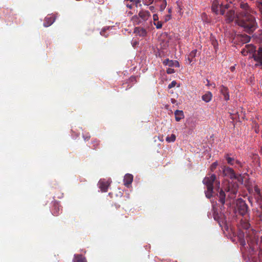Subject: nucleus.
<instances>
[{"instance_id": "44", "label": "nucleus", "mask_w": 262, "mask_h": 262, "mask_svg": "<svg viewBox=\"0 0 262 262\" xmlns=\"http://www.w3.org/2000/svg\"><path fill=\"white\" fill-rule=\"evenodd\" d=\"M242 244H243V245H245V242H242Z\"/></svg>"}, {"instance_id": "9", "label": "nucleus", "mask_w": 262, "mask_h": 262, "mask_svg": "<svg viewBox=\"0 0 262 262\" xmlns=\"http://www.w3.org/2000/svg\"><path fill=\"white\" fill-rule=\"evenodd\" d=\"M248 53H253V55L256 54L255 47L251 44L246 45L242 50L241 53L244 56H246Z\"/></svg>"}, {"instance_id": "7", "label": "nucleus", "mask_w": 262, "mask_h": 262, "mask_svg": "<svg viewBox=\"0 0 262 262\" xmlns=\"http://www.w3.org/2000/svg\"><path fill=\"white\" fill-rule=\"evenodd\" d=\"M222 169L223 174L225 176L229 177L231 179H236L237 178V176L232 168L228 166H224Z\"/></svg>"}, {"instance_id": "17", "label": "nucleus", "mask_w": 262, "mask_h": 262, "mask_svg": "<svg viewBox=\"0 0 262 262\" xmlns=\"http://www.w3.org/2000/svg\"><path fill=\"white\" fill-rule=\"evenodd\" d=\"M133 181V176L129 173H127L125 175L123 183L125 186L129 187Z\"/></svg>"}, {"instance_id": "25", "label": "nucleus", "mask_w": 262, "mask_h": 262, "mask_svg": "<svg viewBox=\"0 0 262 262\" xmlns=\"http://www.w3.org/2000/svg\"><path fill=\"white\" fill-rule=\"evenodd\" d=\"M132 20L134 25H139L144 23L138 15L133 16L132 18Z\"/></svg>"}, {"instance_id": "3", "label": "nucleus", "mask_w": 262, "mask_h": 262, "mask_svg": "<svg viewBox=\"0 0 262 262\" xmlns=\"http://www.w3.org/2000/svg\"><path fill=\"white\" fill-rule=\"evenodd\" d=\"M241 227L246 230V240L250 247L253 246L257 242V237L256 236V232L255 230H250L247 231L248 229L250 227V224H249L248 220L247 217H245V219H242L241 221Z\"/></svg>"}, {"instance_id": "37", "label": "nucleus", "mask_w": 262, "mask_h": 262, "mask_svg": "<svg viewBox=\"0 0 262 262\" xmlns=\"http://www.w3.org/2000/svg\"><path fill=\"white\" fill-rule=\"evenodd\" d=\"M83 138H84L85 141H88L90 139V136H84L83 135Z\"/></svg>"}, {"instance_id": "13", "label": "nucleus", "mask_w": 262, "mask_h": 262, "mask_svg": "<svg viewBox=\"0 0 262 262\" xmlns=\"http://www.w3.org/2000/svg\"><path fill=\"white\" fill-rule=\"evenodd\" d=\"M98 185L102 192H106L107 191L110 183L108 181L100 180L98 182Z\"/></svg>"}, {"instance_id": "41", "label": "nucleus", "mask_w": 262, "mask_h": 262, "mask_svg": "<svg viewBox=\"0 0 262 262\" xmlns=\"http://www.w3.org/2000/svg\"><path fill=\"white\" fill-rule=\"evenodd\" d=\"M171 12V8H168V13L169 14H170Z\"/></svg>"}, {"instance_id": "18", "label": "nucleus", "mask_w": 262, "mask_h": 262, "mask_svg": "<svg viewBox=\"0 0 262 262\" xmlns=\"http://www.w3.org/2000/svg\"><path fill=\"white\" fill-rule=\"evenodd\" d=\"M138 16L143 22H145L150 16V14L148 11L142 10L139 12Z\"/></svg>"}, {"instance_id": "39", "label": "nucleus", "mask_w": 262, "mask_h": 262, "mask_svg": "<svg viewBox=\"0 0 262 262\" xmlns=\"http://www.w3.org/2000/svg\"><path fill=\"white\" fill-rule=\"evenodd\" d=\"M235 68V66H232L230 68V70H231V71L232 72H233L234 71Z\"/></svg>"}, {"instance_id": "8", "label": "nucleus", "mask_w": 262, "mask_h": 262, "mask_svg": "<svg viewBox=\"0 0 262 262\" xmlns=\"http://www.w3.org/2000/svg\"><path fill=\"white\" fill-rule=\"evenodd\" d=\"M231 154H226L225 155V158L226 160L227 163L230 165L233 166L235 164H237L239 167H243V164L238 160L235 159L234 157H231Z\"/></svg>"}, {"instance_id": "29", "label": "nucleus", "mask_w": 262, "mask_h": 262, "mask_svg": "<svg viewBox=\"0 0 262 262\" xmlns=\"http://www.w3.org/2000/svg\"><path fill=\"white\" fill-rule=\"evenodd\" d=\"M161 1V4L160 5V11H163L167 5V2L166 0H160Z\"/></svg>"}, {"instance_id": "6", "label": "nucleus", "mask_w": 262, "mask_h": 262, "mask_svg": "<svg viewBox=\"0 0 262 262\" xmlns=\"http://www.w3.org/2000/svg\"><path fill=\"white\" fill-rule=\"evenodd\" d=\"M224 189L226 192H229V196L230 198H234L238 191V184L236 183L229 182Z\"/></svg>"}, {"instance_id": "34", "label": "nucleus", "mask_w": 262, "mask_h": 262, "mask_svg": "<svg viewBox=\"0 0 262 262\" xmlns=\"http://www.w3.org/2000/svg\"><path fill=\"white\" fill-rule=\"evenodd\" d=\"M259 218L260 220L262 222V205L260 206V213L259 214Z\"/></svg>"}, {"instance_id": "26", "label": "nucleus", "mask_w": 262, "mask_h": 262, "mask_svg": "<svg viewBox=\"0 0 262 262\" xmlns=\"http://www.w3.org/2000/svg\"><path fill=\"white\" fill-rule=\"evenodd\" d=\"M175 119L177 121H179L184 117V114L182 111L176 110L174 112Z\"/></svg>"}, {"instance_id": "30", "label": "nucleus", "mask_w": 262, "mask_h": 262, "mask_svg": "<svg viewBox=\"0 0 262 262\" xmlns=\"http://www.w3.org/2000/svg\"><path fill=\"white\" fill-rule=\"evenodd\" d=\"M217 165L218 163L217 162L213 163L210 167V170L213 171L216 168Z\"/></svg>"}, {"instance_id": "19", "label": "nucleus", "mask_w": 262, "mask_h": 262, "mask_svg": "<svg viewBox=\"0 0 262 262\" xmlns=\"http://www.w3.org/2000/svg\"><path fill=\"white\" fill-rule=\"evenodd\" d=\"M61 210V207L59 206L57 203H54L53 208L52 209V214L54 216H57L58 214H59Z\"/></svg>"}, {"instance_id": "40", "label": "nucleus", "mask_w": 262, "mask_h": 262, "mask_svg": "<svg viewBox=\"0 0 262 262\" xmlns=\"http://www.w3.org/2000/svg\"><path fill=\"white\" fill-rule=\"evenodd\" d=\"M126 6L129 8V9H132V5H129V4H127L126 5Z\"/></svg>"}, {"instance_id": "24", "label": "nucleus", "mask_w": 262, "mask_h": 262, "mask_svg": "<svg viewBox=\"0 0 262 262\" xmlns=\"http://www.w3.org/2000/svg\"><path fill=\"white\" fill-rule=\"evenodd\" d=\"M212 98V93L209 91L207 92L204 95H203L202 96V100L206 102H209V101H210Z\"/></svg>"}, {"instance_id": "43", "label": "nucleus", "mask_w": 262, "mask_h": 262, "mask_svg": "<svg viewBox=\"0 0 262 262\" xmlns=\"http://www.w3.org/2000/svg\"><path fill=\"white\" fill-rule=\"evenodd\" d=\"M255 132H256V133H257L258 132V130L257 128H255Z\"/></svg>"}, {"instance_id": "31", "label": "nucleus", "mask_w": 262, "mask_h": 262, "mask_svg": "<svg viewBox=\"0 0 262 262\" xmlns=\"http://www.w3.org/2000/svg\"><path fill=\"white\" fill-rule=\"evenodd\" d=\"M154 25L156 26L157 29H161L162 27V23L161 21H158L157 23L154 22Z\"/></svg>"}, {"instance_id": "21", "label": "nucleus", "mask_w": 262, "mask_h": 262, "mask_svg": "<svg viewBox=\"0 0 262 262\" xmlns=\"http://www.w3.org/2000/svg\"><path fill=\"white\" fill-rule=\"evenodd\" d=\"M227 20L228 22H231L235 18V12L234 10H230L226 14Z\"/></svg>"}, {"instance_id": "42", "label": "nucleus", "mask_w": 262, "mask_h": 262, "mask_svg": "<svg viewBox=\"0 0 262 262\" xmlns=\"http://www.w3.org/2000/svg\"><path fill=\"white\" fill-rule=\"evenodd\" d=\"M154 0H149V4H151L153 2Z\"/></svg>"}, {"instance_id": "23", "label": "nucleus", "mask_w": 262, "mask_h": 262, "mask_svg": "<svg viewBox=\"0 0 262 262\" xmlns=\"http://www.w3.org/2000/svg\"><path fill=\"white\" fill-rule=\"evenodd\" d=\"M237 39L243 43H246L250 41V37L247 35H241L237 37Z\"/></svg>"}, {"instance_id": "5", "label": "nucleus", "mask_w": 262, "mask_h": 262, "mask_svg": "<svg viewBox=\"0 0 262 262\" xmlns=\"http://www.w3.org/2000/svg\"><path fill=\"white\" fill-rule=\"evenodd\" d=\"M228 5H226L224 8L223 6L220 4L219 0H212L211 9L216 14L224 15L225 14V9H228Z\"/></svg>"}, {"instance_id": "4", "label": "nucleus", "mask_w": 262, "mask_h": 262, "mask_svg": "<svg viewBox=\"0 0 262 262\" xmlns=\"http://www.w3.org/2000/svg\"><path fill=\"white\" fill-rule=\"evenodd\" d=\"M236 209L238 213L243 216L249 215V209L245 201L242 199H238L236 201Z\"/></svg>"}, {"instance_id": "1", "label": "nucleus", "mask_w": 262, "mask_h": 262, "mask_svg": "<svg viewBox=\"0 0 262 262\" xmlns=\"http://www.w3.org/2000/svg\"><path fill=\"white\" fill-rule=\"evenodd\" d=\"M239 8L241 10L237 14V23L244 28L247 32L251 33L256 29L255 18L251 14L252 10L245 2L239 3Z\"/></svg>"}, {"instance_id": "32", "label": "nucleus", "mask_w": 262, "mask_h": 262, "mask_svg": "<svg viewBox=\"0 0 262 262\" xmlns=\"http://www.w3.org/2000/svg\"><path fill=\"white\" fill-rule=\"evenodd\" d=\"M175 72V70L173 69L168 68L166 70V73L168 74H172Z\"/></svg>"}, {"instance_id": "27", "label": "nucleus", "mask_w": 262, "mask_h": 262, "mask_svg": "<svg viewBox=\"0 0 262 262\" xmlns=\"http://www.w3.org/2000/svg\"><path fill=\"white\" fill-rule=\"evenodd\" d=\"M92 149L94 150H97L100 147V141L95 139L92 142Z\"/></svg>"}, {"instance_id": "11", "label": "nucleus", "mask_w": 262, "mask_h": 262, "mask_svg": "<svg viewBox=\"0 0 262 262\" xmlns=\"http://www.w3.org/2000/svg\"><path fill=\"white\" fill-rule=\"evenodd\" d=\"M255 192V198L257 202L260 204L262 203V189H260L258 186L256 185L254 187Z\"/></svg>"}, {"instance_id": "10", "label": "nucleus", "mask_w": 262, "mask_h": 262, "mask_svg": "<svg viewBox=\"0 0 262 262\" xmlns=\"http://www.w3.org/2000/svg\"><path fill=\"white\" fill-rule=\"evenodd\" d=\"M253 59L256 62V67H262V47L259 48L257 53L253 55Z\"/></svg>"}, {"instance_id": "15", "label": "nucleus", "mask_w": 262, "mask_h": 262, "mask_svg": "<svg viewBox=\"0 0 262 262\" xmlns=\"http://www.w3.org/2000/svg\"><path fill=\"white\" fill-rule=\"evenodd\" d=\"M220 91L221 93L224 96V99L225 100L227 101L229 100L230 96L229 94V90L227 87L224 85L221 86L220 88Z\"/></svg>"}, {"instance_id": "12", "label": "nucleus", "mask_w": 262, "mask_h": 262, "mask_svg": "<svg viewBox=\"0 0 262 262\" xmlns=\"http://www.w3.org/2000/svg\"><path fill=\"white\" fill-rule=\"evenodd\" d=\"M55 20V17L53 15H48L47 17H45L43 26L45 27H48L51 26Z\"/></svg>"}, {"instance_id": "14", "label": "nucleus", "mask_w": 262, "mask_h": 262, "mask_svg": "<svg viewBox=\"0 0 262 262\" xmlns=\"http://www.w3.org/2000/svg\"><path fill=\"white\" fill-rule=\"evenodd\" d=\"M197 53V50L195 49L192 50L189 54L187 56V62L189 64H191L192 63H193L196 59H195V56Z\"/></svg>"}, {"instance_id": "36", "label": "nucleus", "mask_w": 262, "mask_h": 262, "mask_svg": "<svg viewBox=\"0 0 262 262\" xmlns=\"http://www.w3.org/2000/svg\"><path fill=\"white\" fill-rule=\"evenodd\" d=\"M171 18V15L170 14H169V15H167L166 16H165V21H168Z\"/></svg>"}, {"instance_id": "33", "label": "nucleus", "mask_w": 262, "mask_h": 262, "mask_svg": "<svg viewBox=\"0 0 262 262\" xmlns=\"http://www.w3.org/2000/svg\"><path fill=\"white\" fill-rule=\"evenodd\" d=\"M177 84L176 81H172L168 86V89H171L174 87Z\"/></svg>"}, {"instance_id": "35", "label": "nucleus", "mask_w": 262, "mask_h": 262, "mask_svg": "<svg viewBox=\"0 0 262 262\" xmlns=\"http://www.w3.org/2000/svg\"><path fill=\"white\" fill-rule=\"evenodd\" d=\"M158 19H159V17H158V16L157 14H155L153 15V19H154V22H156V21H158Z\"/></svg>"}, {"instance_id": "28", "label": "nucleus", "mask_w": 262, "mask_h": 262, "mask_svg": "<svg viewBox=\"0 0 262 262\" xmlns=\"http://www.w3.org/2000/svg\"><path fill=\"white\" fill-rule=\"evenodd\" d=\"M176 137L174 134H172L170 136H168L166 138V141L169 142H173L176 140Z\"/></svg>"}, {"instance_id": "38", "label": "nucleus", "mask_w": 262, "mask_h": 262, "mask_svg": "<svg viewBox=\"0 0 262 262\" xmlns=\"http://www.w3.org/2000/svg\"><path fill=\"white\" fill-rule=\"evenodd\" d=\"M149 9L152 12H155V8L154 6H151L149 7Z\"/></svg>"}, {"instance_id": "16", "label": "nucleus", "mask_w": 262, "mask_h": 262, "mask_svg": "<svg viewBox=\"0 0 262 262\" xmlns=\"http://www.w3.org/2000/svg\"><path fill=\"white\" fill-rule=\"evenodd\" d=\"M163 63L165 66H168L169 67H179L180 64L177 60H169L168 58L163 61Z\"/></svg>"}, {"instance_id": "20", "label": "nucleus", "mask_w": 262, "mask_h": 262, "mask_svg": "<svg viewBox=\"0 0 262 262\" xmlns=\"http://www.w3.org/2000/svg\"><path fill=\"white\" fill-rule=\"evenodd\" d=\"M134 32L139 36L143 37L145 36L147 34L146 30L144 28L141 27H136L134 29Z\"/></svg>"}, {"instance_id": "22", "label": "nucleus", "mask_w": 262, "mask_h": 262, "mask_svg": "<svg viewBox=\"0 0 262 262\" xmlns=\"http://www.w3.org/2000/svg\"><path fill=\"white\" fill-rule=\"evenodd\" d=\"M73 262H87V261L85 257L81 254H75Z\"/></svg>"}, {"instance_id": "2", "label": "nucleus", "mask_w": 262, "mask_h": 262, "mask_svg": "<svg viewBox=\"0 0 262 262\" xmlns=\"http://www.w3.org/2000/svg\"><path fill=\"white\" fill-rule=\"evenodd\" d=\"M203 184L207 187V191L205 192L206 196L207 198H211L213 196V185L215 183L218 190L219 194L218 196L219 198L220 202L224 205L225 203L226 194L225 191L222 189H220V182L216 180V176L214 174H208L205 177L203 180Z\"/></svg>"}]
</instances>
